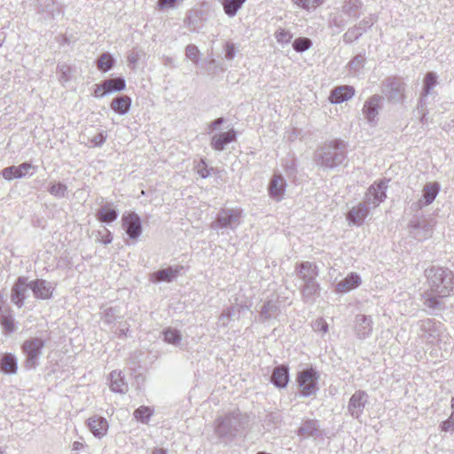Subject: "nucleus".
Masks as SVG:
<instances>
[{
  "mask_svg": "<svg viewBox=\"0 0 454 454\" xmlns=\"http://www.w3.org/2000/svg\"><path fill=\"white\" fill-rule=\"evenodd\" d=\"M152 414L153 411L147 406H141L134 411V417L136 419L142 423H147Z\"/></svg>",
  "mask_w": 454,
  "mask_h": 454,
  "instance_id": "nucleus-44",
  "label": "nucleus"
},
{
  "mask_svg": "<svg viewBox=\"0 0 454 454\" xmlns=\"http://www.w3.org/2000/svg\"><path fill=\"white\" fill-rule=\"evenodd\" d=\"M368 215L369 206L365 202H361L347 213L346 219L349 225L361 226Z\"/></svg>",
  "mask_w": 454,
  "mask_h": 454,
  "instance_id": "nucleus-16",
  "label": "nucleus"
},
{
  "mask_svg": "<svg viewBox=\"0 0 454 454\" xmlns=\"http://www.w3.org/2000/svg\"><path fill=\"white\" fill-rule=\"evenodd\" d=\"M425 276L427 279L431 294H425L424 305L431 309H440L439 298L449 297L454 294V274L443 267L432 266L425 270Z\"/></svg>",
  "mask_w": 454,
  "mask_h": 454,
  "instance_id": "nucleus-1",
  "label": "nucleus"
},
{
  "mask_svg": "<svg viewBox=\"0 0 454 454\" xmlns=\"http://www.w3.org/2000/svg\"><path fill=\"white\" fill-rule=\"evenodd\" d=\"M312 327L316 332H322L324 333L328 332V324L323 318H317L315 320Z\"/></svg>",
  "mask_w": 454,
  "mask_h": 454,
  "instance_id": "nucleus-50",
  "label": "nucleus"
},
{
  "mask_svg": "<svg viewBox=\"0 0 454 454\" xmlns=\"http://www.w3.org/2000/svg\"><path fill=\"white\" fill-rule=\"evenodd\" d=\"M441 429L444 432L454 431V421L450 417L441 424Z\"/></svg>",
  "mask_w": 454,
  "mask_h": 454,
  "instance_id": "nucleus-57",
  "label": "nucleus"
},
{
  "mask_svg": "<svg viewBox=\"0 0 454 454\" xmlns=\"http://www.w3.org/2000/svg\"><path fill=\"white\" fill-rule=\"evenodd\" d=\"M179 270L180 269L172 267L161 269L151 274L150 280L153 283L170 282L178 276Z\"/></svg>",
  "mask_w": 454,
  "mask_h": 454,
  "instance_id": "nucleus-26",
  "label": "nucleus"
},
{
  "mask_svg": "<svg viewBox=\"0 0 454 454\" xmlns=\"http://www.w3.org/2000/svg\"><path fill=\"white\" fill-rule=\"evenodd\" d=\"M177 0H158L160 9L173 8Z\"/></svg>",
  "mask_w": 454,
  "mask_h": 454,
  "instance_id": "nucleus-59",
  "label": "nucleus"
},
{
  "mask_svg": "<svg viewBox=\"0 0 454 454\" xmlns=\"http://www.w3.org/2000/svg\"><path fill=\"white\" fill-rule=\"evenodd\" d=\"M197 173L202 178H206L210 175V170L207 168L204 160H201L197 165Z\"/></svg>",
  "mask_w": 454,
  "mask_h": 454,
  "instance_id": "nucleus-53",
  "label": "nucleus"
},
{
  "mask_svg": "<svg viewBox=\"0 0 454 454\" xmlns=\"http://www.w3.org/2000/svg\"><path fill=\"white\" fill-rule=\"evenodd\" d=\"M98 235L100 236V242H102L105 245H108L113 241L112 233L106 228H104L103 231H99Z\"/></svg>",
  "mask_w": 454,
  "mask_h": 454,
  "instance_id": "nucleus-52",
  "label": "nucleus"
},
{
  "mask_svg": "<svg viewBox=\"0 0 454 454\" xmlns=\"http://www.w3.org/2000/svg\"><path fill=\"white\" fill-rule=\"evenodd\" d=\"M420 330L423 332L424 337L427 338L428 341L433 342L440 337L442 325L440 322L427 318L420 321Z\"/></svg>",
  "mask_w": 454,
  "mask_h": 454,
  "instance_id": "nucleus-17",
  "label": "nucleus"
},
{
  "mask_svg": "<svg viewBox=\"0 0 454 454\" xmlns=\"http://www.w3.org/2000/svg\"><path fill=\"white\" fill-rule=\"evenodd\" d=\"M0 323L4 330L7 333H12L15 330V324L12 316L10 314V310L5 313H2L0 316Z\"/></svg>",
  "mask_w": 454,
  "mask_h": 454,
  "instance_id": "nucleus-42",
  "label": "nucleus"
},
{
  "mask_svg": "<svg viewBox=\"0 0 454 454\" xmlns=\"http://www.w3.org/2000/svg\"><path fill=\"white\" fill-rule=\"evenodd\" d=\"M131 106V98L129 96L122 95L114 98L111 102V109L119 114H126Z\"/></svg>",
  "mask_w": 454,
  "mask_h": 454,
  "instance_id": "nucleus-30",
  "label": "nucleus"
},
{
  "mask_svg": "<svg viewBox=\"0 0 454 454\" xmlns=\"http://www.w3.org/2000/svg\"><path fill=\"white\" fill-rule=\"evenodd\" d=\"M118 211L113 207L112 203L104 204L97 212L96 216L102 223H110L117 219Z\"/></svg>",
  "mask_w": 454,
  "mask_h": 454,
  "instance_id": "nucleus-28",
  "label": "nucleus"
},
{
  "mask_svg": "<svg viewBox=\"0 0 454 454\" xmlns=\"http://www.w3.org/2000/svg\"><path fill=\"white\" fill-rule=\"evenodd\" d=\"M247 0H222V4L225 14L229 17H234L242 8Z\"/></svg>",
  "mask_w": 454,
  "mask_h": 454,
  "instance_id": "nucleus-32",
  "label": "nucleus"
},
{
  "mask_svg": "<svg viewBox=\"0 0 454 454\" xmlns=\"http://www.w3.org/2000/svg\"><path fill=\"white\" fill-rule=\"evenodd\" d=\"M355 95V89L352 86L342 85L336 87L331 91L329 99L333 104H340L348 100Z\"/></svg>",
  "mask_w": 454,
  "mask_h": 454,
  "instance_id": "nucleus-24",
  "label": "nucleus"
},
{
  "mask_svg": "<svg viewBox=\"0 0 454 454\" xmlns=\"http://www.w3.org/2000/svg\"><path fill=\"white\" fill-rule=\"evenodd\" d=\"M387 183L388 180L383 179L370 185L365 192L364 202L374 208L380 206L387 198Z\"/></svg>",
  "mask_w": 454,
  "mask_h": 454,
  "instance_id": "nucleus-8",
  "label": "nucleus"
},
{
  "mask_svg": "<svg viewBox=\"0 0 454 454\" xmlns=\"http://www.w3.org/2000/svg\"><path fill=\"white\" fill-rule=\"evenodd\" d=\"M236 55L235 45L232 43H227L225 45V58L229 60L234 59Z\"/></svg>",
  "mask_w": 454,
  "mask_h": 454,
  "instance_id": "nucleus-54",
  "label": "nucleus"
},
{
  "mask_svg": "<svg viewBox=\"0 0 454 454\" xmlns=\"http://www.w3.org/2000/svg\"><path fill=\"white\" fill-rule=\"evenodd\" d=\"M289 381V369L286 365H278L273 369L270 382L278 388H285Z\"/></svg>",
  "mask_w": 454,
  "mask_h": 454,
  "instance_id": "nucleus-23",
  "label": "nucleus"
},
{
  "mask_svg": "<svg viewBox=\"0 0 454 454\" xmlns=\"http://www.w3.org/2000/svg\"><path fill=\"white\" fill-rule=\"evenodd\" d=\"M236 138V131L231 129L226 132H221L213 135L210 140V145L214 150L221 152L225 149L227 145L235 141Z\"/></svg>",
  "mask_w": 454,
  "mask_h": 454,
  "instance_id": "nucleus-18",
  "label": "nucleus"
},
{
  "mask_svg": "<svg viewBox=\"0 0 454 454\" xmlns=\"http://www.w3.org/2000/svg\"><path fill=\"white\" fill-rule=\"evenodd\" d=\"M224 123V118L220 117L213 121L208 124V131L207 133H211L213 130L216 129L219 126Z\"/></svg>",
  "mask_w": 454,
  "mask_h": 454,
  "instance_id": "nucleus-58",
  "label": "nucleus"
},
{
  "mask_svg": "<svg viewBox=\"0 0 454 454\" xmlns=\"http://www.w3.org/2000/svg\"><path fill=\"white\" fill-rule=\"evenodd\" d=\"M353 330L359 340L369 338L373 330V320L371 316L357 314L355 317Z\"/></svg>",
  "mask_w": 454,
  "mask_h": 454,
  "instance_id": "nucleus-12",
  "label": "nucleus"
},
{
  "mask_svg": "<svg viewBox=\"0 0 454 454\" xmlns=\"http://www.w3.org/2000/svg\"><path fill=\"white\" fill-rule=\"evenodd\" d=\"M109 92H106L105 82L103 81L100 84H96L93 96L95 98H102Z\"/></svg>",
  "mask_w": 454,
  "mask_h": 454,
  "instance_id": "nucleus-55",
  "label": "nucleus"
},
{
  "mask_svg": "<svg viewBox=\"0 0 454 454\" xmlns=\"http://www.w3.org/2000/svg\"><path fill=\"white\" fill-rule=\"evenodd\" d=\"M369 396L365 391L357 390L350 397L348 404V413L356 419L362 416L365 405L368 403Z\"/></svg>",
  "mask_w": 454,
  "mask_h": 454,
  "instance_id": "nucleus-10",
  "label": "nucleus"
},
{
  "mask_svg": "<svg viewBox=\"0 0 454 454\" xmlns=\"http://www.w3.org/2000/svg\"><path fill=\"white\" fill-rule=\"evenodd\" d=\"M361 5L359 0H347L342 6V12L349 17H357Z\"/></svg>",
  "mask_w": 454,
  "mask_h": 454,
  "instance_id": "nucleus-39",
  "label": "nucleus"
},
{
  "mask_svg": "<svg viewBox=\"0 0 454 454\" xmlns=\"http://www.w3.org/2000/svg\"><path fill=\"white\" fill-rule=\"evenodd\" d=\"M34 168L31 163L24 162L19 166H11L4 168L1 171L3 177L6 180H12L14 178H21L26 176V174Z\"/></svg>",
  "mask_w": 454,
  "mask_h": 454,
  "instance_id": "nucleus-21",
  "label": "nucleus"
},
{
  "mask_svg": "<svg viewBox=\"0 0 454 454\" xmlns=\"http://www.w3.org/2000/svg\"><path fill=\"white\" fill-rule=\"evenodd\" d=\"M44 341L41 338H30L22 344V351L26 356L25 367L35 369L38 365V359L42 355Z\"/></svg>",
  "mask_w": 454,
  "mask_h": 454,
  "instance_id": "nucleus-6",
  "label": "nucleus"
},
{
  "mask_svg": "<svg viewBox=\"0 0 454 454\" xmlns=\"http://www.w3.org/2000/svg\"><path fill=\"white\" fill-rule=\"evenodd\" d=\"M48 192L54 197L64 198L67 192V186L62 183H51Z\"/></svg>",
  "mask_w": 454,
  "mask_h": 454,
  "instance_id": "nucleus-41",
  "label": "nucleus"
},
{
  "mask_svg": "<svg viewBox=\"0 0 454 454\" xmlns=\"http://www.w3.org/2000/svg\"><path fill=\"white\" fill-rule=\"evenodd\" d=\"M138 59V56L137 54H136L135 52H132L130 53L129 56H128V61L130 63V64H136L137 61Z\"/></svg>",
  "mask_w": 454,
  "mask_h": 454,
  "instance_id": "nucleus-62",
  "label": "nucleus"
},
{
  "mask_svg": "<svg viewBox=\"0 0 454 454\" xmlns=\"http://www.w3.org/2000/svg\"><path fill=\"white\" fill-rule=\"evenodd\" d=\"M381 100V96L373 95L365 101L363 107V113L369 122H373L375 121Z\"/></svg>",
  "mask_w": 454,
  "mask_h": 454,
  "instance_id": "nucleus-22",
  "label": "nucleus"
},
{
  "mask_svg": "<svg viewBox=\"0 0 454 454\" xmlns=\"http://www.w3.org/2000/svg\"><path fill=\"white\" fill-rule=\"evenodd\" d=\"M110 388L113 392L120 394H125L128 391V383L121 371H113L110 373Z\"/></svg>",
  "mask_w": 454,
  "mask_h": 454,
  "instance_id": "nucleus-27",
  "label": "nucleus"
},
{
  "mask_svg": "<svg viewBox=\"0 0 454 454\" xmlns=\"http://www.w3.org/2000/svg\"><path fill=\"white\" fill-rule=\"evenodd\" d=\"M0 368L6 373H15L17 371V360L12 354H5L1 359Z\"/></svg>",
  "mask_w": 454,
  "mask_h": 454,
  "instance_id": "nucleus-35",
  "label": "nucleus"
},
{
  "mask_svg": "<svg viewBox=\"0 0 454 454\" xmlns=\"http://www.w3.org/2000/svg\"><path fill=\"white\" fill-rule=\"evenodd\" d=\"M312 46V41L308 37H298L293 43V48L297 52H303Z\"/></svg>",
  "mask_w": 454,
  "mask_h": 454,
  "instance_id": "nucleus-43",
  "label": "nucleus"
},
{
  "mask_svg": "<svg viewBox=\"0 0 454 454\" xmlns=\"http://www.w3.org/2000/svg\"><path fill=\"white\" fill-rule=\"evenodd\" d=\"M319 292V285L317 281V278L311 281H307L303 283L301 287V294L303 300L306 302L312 301Z\"/></svg>",
  "mask_w": 454,
  "mask_h": 454,
  "instance_id": "nucleus-31",
  "label": "nucleus"
},
{
  "mask_svg": "<svg viewBox=\"0 0 454 454\" xmlns=\"http://www.w3.org/2000/svg\"><path fill=\"white\" fill-rule=\"evenodd\" d=\"M105 82L106 92H119L125 89L126 82L122 77L106 79Z\"/></svg>",
  "mask_w": 454,
  "mask_h": 454,
  "instance_id": "nucleus-34",
  "label": "nucleus"
},
{
  "mask_svg": "<svg viewBox=\"0 0 454 454\" xmlns=\"http://www.w3.org/2000/svg\"><path fill=\"white\" fill-rule=\"evenodd\" d=\"M365 59L363 55L358 54L354 57L348 63V67L350 71L354 73H357L360 69L363 68L364 65Z\"/></svg>",
  "mask_w": 454,
  "mask_h": 454,
  "instance_id": "nucleus-48",
  "label": "nucleus"
},
{
  "mask_svg": "<svg viewBox=\"0 0 454 454\" xmlns=\"http://www.w3.org/2000/svg\"><path fill=\"white\" fill-rule=\"evenodd\" d=\"M274 36L278 43L281 44H287L291 42L293 38V34L289 30H286L284 28H278Z\"/></svg>",
  "mask_w": 454,
  "mask_h": 454,
  "instance_id": "nucleus-46",
  "label": "nucleus"
},
{
  "mask_svg": "<svg viewBox=\"0 0 454 454\" xmlns=\"http://www.w3.org/2000/svg\"><path fill=\"white\" fill-rule=\"evenodd\" d=\"M242 213V209L238 207L222 209L215 221L212 223L211 228L214 230H235L241 223Z\"/></svg>",
  "mask_w": 454,
  "mask_h": 454,
  "instance_id": "nucleus-4",
  "label": "nucleus"
},
{
  "mask_svg": "<svg viewBox=\"0 0 454 454\" xmlns=\"http://www.w3.org/2000/svg\"><path fill=\"white\" fill-rule=\"evenodd\" d=\"M238 312H239V309L234 306L224 309L218 318V322L216 324L217 327L226 328L232 317H234Z\"/></svg>",
  "mask_w": 454,
  "mask_h": 454,
  "instance_id": "nucleus-37",
  "label": "nucleus"
},
{
  "mask_svg": "<svg viewBox=\"0 0 454 454\" xmlns=\"http://www.w3.org/2000/svg\"><path fill=\"white\" fill-rule=\"evenodd\" d=\"M360 284V277L356 273H350L336 285V291L339 293H347L357 287Z\"/></svg>",
  "mask_w": 454,
  "mask_h": 454,
  "instance_id": "nucleus-29",
  "label": "nucleus"
},
{
  "mask_svg": "<svg viewBox=\"0 0 454 454\" xmlns=\"http://www.w3.org/2000/svg\"><path fill=\"white\" fill-rule=\"evenodd\" d=\"M122 226L130 239H137L142 232V224L136 213H128L122 215Z\"/></svg>",
  "mask_w": 454,
  "mask_h": 454,
  "instance_id": "nucleus-13",
  "label": "nucleus"
},
{
  "mask_svg": "<svg viewBox=\"0 0 454 454\" xmlns=\"http://www.w3.org/2000/svg\"><path fill=\"white\" fill-rule=\"evenodd\" d=\"M247 423L248 416L236 410L217 417L214 422V432L219 439L231 441Z\"/></svg>",
  "mask_w": 454,
  "mask_h": 454,
  "instance_id": "nucleus-2",
  "label": "nucleus"
},
{
  "mask_svg": "<svg viewBox=\"0 0 454 454\" xmlns=\"http://www.w3.org/2000/svg\"><path fill=\"white\" fill-rule=\"evenodd\" d=\"M114 62L115 60L112 55L108 52H105L98 59L97 67L98 70L106 73L114 67Z\"/></svg>",
  "mask_w": 454,
  "mask_h": 454,
  "instance_id": "nucleus-36",
  "label": "nucleus"
},
{
  "mask_svg": "<svg viewBox=\"0 0 454 454\" xmlns=\"http://www.w3.org/2000/svg\"><path fill=\"white\" fill-rule=\"evenodd\" d=\"M318 373L312 367L301 371L297 375V383L301 395L305 397L316 395L318 390Z\"/></svg>",
  "mask_w": 454,
  "mask_h": 454,
  "instance_id": "nucleus-5",
  "label": "nucleus"
},
{
  "mask_svg": "<svg viewBox=\"0 0 454 454\" xmlns=\"http://www.w3.org/2000/svg\"><path fill=\"white\" fill-rule=\"evenodd\" d=\"M280 302L278 299H270L266 301L261 307L259 317L262 322L275 319L279 315Z\"/></svg>",
  "mask_w": 454,
  "mask_h": 454,
  "instance_id": "nucleus-19",
  "label": "nucleus"
},
{
  "mask_svg": "<svg viewBox=\"0 0 454 454\" xmlns=\"http://www.w3.org/2000/svg\"><path fill=\"white\" fill-rule=\"evenodd\" d=\"M87 425L92 434L99 439L107 434L109 428L107 420L104 417L98 415H94L89 418Z\"/></svg>",
  "mask_w": 454,
  "mask_h": 454,
  "instance_id": "nucleus-20",
  "label": "nucleus"
},
{
  "mask_svg": "<svg viewBox=\"0 0 454 454\" xmlns=\"http://www.w3.org/2000/svg\"><path fill=\"white\" fill-rule=\"evenodd\" d=\"M440 184L437 182L427 183L422 190V197L411 205V208L415 211L429 206L434 202L440 192Z\"/></svg>",
  "mask_w": 454,
  "mask_h": 454,
  "instance_id": "nucleus-9",
  "label": "nucleus"
},
{
  "mask_svg": "<svg viewBox=\"0 0 454 454\" xmlns=\"http://www.w3.org/2000/svg\"><path fill=\"white\" fill-rule=\"evenodd\" d=\"M83 448V444L80 442H74L73 443V450H80Z\"/></svg>",
  "mask_w": 454,
  "mask_h": 454,
  "instance_id": "nucleus-63",
  "label": "nucleus"
},
{
  "mask_svg": "<svg viewBox=\"0 0 454 454\" xmlns=\"http://www.w3.org/2000/svg\"><path fill=\"white\" fill-rule=\"evenodd\" d=\"M28 290H30V282L27 281V278L19 277L12 288V302L18 308L23 307Z\"/></svg>",
  "mask_w": 454,
  "mask_h": 454,
  "instance_id": "nucleus-11",
  "label": "nucleus"
},
{
  "mask_svg": "<svg viewBox=\"0 0 454 454\" xmlns=\"http://www.w3.org/2000/svg\"><path fill=\"white\" fill-rule=\"evenodd\" d=\"M104 321L106 324H112L116 319V309L114 308H108L104 311Z\"/></svg>",
  "mask_w": 454,
  "mask_h": 454,
  "instance_id": "nucleus-51",
  "label": "nucleus"
},
{
  "mask_svg": "<svg viewBox=\"0 0 454 454\" xmlns=\"http://www.w3.org/2000/svg\"><path fill=\"white\" fill-rule=\"evenodd\" d=\"M297 276L302 282L311 281L318 276L317 268L310 262H303L297 266Z\"/></svg>",
  "mask_w": 454,
  "mask_h": 454,
  "instance_id": "nucleus-25",
  "label": "nucleus"
},
{
  "mask_svg": "<svg viewBox=\"0 0 454 454\" xmlns=\"http://www.w3.org/2000/svg\"><path fill=\"white\" fill-rule=\"evenodd\" d=\"M318 422L315 419L304 420L298 429V434L303 437L313 436L318 430Z\"/></svg>",
  "mask_w": 454,
  "mask_h": 454,
  "instance_id": "nucleus-33",
  "label": "nucleus"
},
{
  "mask_svg": "<svg viewBox=\"0 0 454 454\" xmlns=\"http://www.w3.org/2000/svg\"><path fill=\"white\" fill-rule=\"evenodd\" d=\"M164 340L168 343L176 345L181 340V334L179 331L172 328H168L163 332Z\"/></svg>",
  "mask_w": 454,
  "mask_h": 454,
  "instance_id": "nucleus-45",
  "label": "nucleus"
},
{
  "mask_svg": "<svg viewBox=\"0 0 454 454\" xmlns=\"http://www.w3.org/2000/svg\"><path fill=\"white\" fill-rule=\"evenodd\" d=\"M30 290L33 292L35 298L48 300L52 296L54 286L51 282L37 278L30 281Z\"/></svg>",
  "mask_w": 454,
  "mask_h": 454,
  "instance_id": "nucleus-15",
  "label": "nucleus"
},
{
  "mask_svg": "<svg viewBox=\"0 0 454 454\" xmlns=\"http://www.w3.org/2000/svg\"><path fill=\"white\" fill-rule=\"evenodd\" d=\"M200 51L194 44H189L185 48V56L187 59L192 60L194 64L199 62Z\"/></svg>",
  "mask_w": 454,
  "mask_h": 454,
  "instance_id": "nucleus-49",
  "label": "nucleus"
},
{
  "mask_svg": "<svg viewBox=\"0 0 454 454\" xmlns=\"http://www.w3.org/2000/svg\"><path fill=\"white\" fill-rule=\"evenodd\" d=\"M437 76L434 73L429 72L426 74L424 79V86L421 93V101L424 98L429 95L430 90L436 85Z\"/></svg>",
  "mask_w": 454,
  "mask_h": 454,
  "instance_id": "nucleus-38",
  "label": "nucleus"
},
{
  "mask_svg": "<svg viewBox=\"0 0 454 454\" xmlns=\"http://www.w3.org/2000/svg\"><path fill=\"white\" fill-rule=\"evenodd\" d=\"M451 408H452V412H451V414H450V418H451V419L454 421V397H453V398H452V400H451Z\"/></svg>",
  "mask_w": 454,
  "mask_h": 454,
  "instance_id": "nucleus-64",
  "label": "nucleus"
},
{
  "mask_svg": "<svg viewBox=\"0 0 454 454\" xmlns=\"http://www.w3.org/2000/svg\"><path fill=\"white\" fill-rule=\"evenodd\" d=\"M106 139V136L103 132H100L94 136L90 141L95 146H101L105 143Z\"/></svg>",
  "mask_w": 454,
  "mask_h": 454,
  "instance_id": "nucleus-56",
  "label": "nucleus"
},
{
  "mask_svg": "<svg viewBox=\"0 0 454 454\" xmlns=\"http://www.w3.org/2000/svg\"><path fill=\"white\" fill-rule=\"evenodd\" d=\"M364 32H365V28H362L361 27H355L350 28L344 34V41L347 43H351L361 36Z\"/></svg>",
  "mask_w": 454,
  "mask_h": 454,
  "instance_id": "nucleus-47",
  "label": "nucleus"
},
{
  "mask_svg": "<svg viewBox=\"0 0 454 454\" xmlns=\"http://www.w3.org/2000/svg\"><path fill=\"white\" fill-rule=\"evenodd\" d=\"M152 454H168V450L161 447H155L153 449Z\"/></svg>",
  "mask_w": 454,
  "mask_h": 454,
  "instance_id": "nucleus-61",
  "label": "nucleus"
},
{
  "mask_svg": "<svg viewBox=\"0 0 454 454\" xmlns=\"http://www.w3.org/2000/svg\"><path fill=\"white\" fill-rule=\"evenodd\" d=\"M374 20L370 19L368 20H363L356 27H361L362 28L371 27L373 25Z\"/></svg>",
  "mask_w": 454,
  "mask_h": 454,
  "instance_id": "nucleus-60",
  "label": "nucleus"
},
{
  "mask_svg": "<svg viewBox=\"0 0 454 454\" xmlns=\"http://www.w3.org/2000/svg\"><path fill=\"white\" fill-rule=\"evenodd\" d=\"M293 4L307 11H314L323 4L325 0H292Z\"/></svg>",
  "mask_w": 454,
  "mask_h": 454,
  "instance_id": "nucleus-40",
  "label": "nucleus"
},
{
  "mask_svg": "<svg viewBox=\"0 0 454 454\" xmlns=\"http://www.w3.org/2000/svg\"><path fill=\"white\" fill-rule=\"evenodd\" d=\"M346 159V145L341 140L331 141L321 146L315 153L317 165L333 168L340 165Z\"/></svg>",
  "mask_w": 454,
  "mask_h": 454,
  "instance_id": "nucleus-3",
  "label": "nucleus"
},
{
  "mask_svg": "<svg viewBox=\"0 0 454 454\" xmlns=\"http://www.w3.org/2000/svg\"><path fill=\"white\" fill-rule=\"evenodd\" d=\"M286 181L281 174H274L268 184V192L271 199L280 201L284 199Z\"/></svg>",
  "mask_w": 454,
  "mask_h": 454,
  "instance_id": "nucleus-14",
  "label": "nucleus"
},
{
  "mask_svg": "<svg viewBox=\"0 0 454 454\" xmlns=\"http://www.w3.org/2000/svg\"><path fill=\"white\" fill-rule=\"evenodd\" d=\"M405 83L401 78L391 76L386 78L381 84V91L391 102H400L404 98Z\"/></svg>",
  "mask_w": 454,
  "mask_h": 454,
  "instance_id": "nucleus-7",
  "label": "nucleus"
}]
</instances>
